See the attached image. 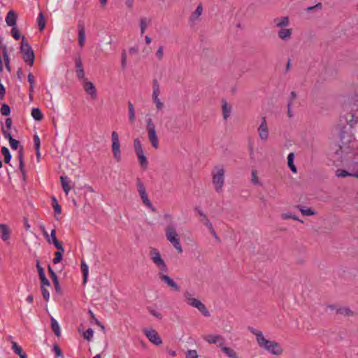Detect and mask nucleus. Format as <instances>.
<instances>
[{
  "mask_svg": "<svg viewBox=\"0 0 358 358\" xmlns=\"http://www.w3.org/2000/svg\"><path fill=\"white\" fill-rule=\"evenodd\" d=\"M248 330L255 336L256 341L262 349L273 355L279 356L282 355L283 350L280 343L266 338L260 330L251 327H248Z\"/></svg>",
  "mask_w": 358,
  "mask_h": 358,
  "instance_id": "f257e3e1",
  "label": "nucleus"
},
{
  "mask_svg": "<svg viewBox=\"0 0 358 358\" xmlns=\"http://www.w3.org/2000/svg\"><path fill=\"white\" fill-rule=\"evenodd\" d=\"M212 184L217 193L223 192L225 180V169L223 166L219 165L214 167L211 171Z\"/></svg>",
  "mask_w": 358,
  "mask_h": 358,
  "instance_id": "f03ea898",
  "label": "nucleus"
},
{
  "mask_svg": "<svg viewBox=\"0 0 358 358\" xmlns=\"http://www.w3.org/2000/svg\"><path fill=\"white\" fill-rule=\"evenodd\" d=\"M167 240L173 245L176 250L179 252H182V248L180 242L179 236L176 231V227L173 224L167 226L165 231Z\"/></svg>",
  "mask_w": 358,
  "mask_h": 358,
  "instance_id": "7ed1b4c3",
  "label": "nucleus"
},
{
  "mask_svg": "<svg viewBox=\"0 0 358 358\" xmlns=\"http://www.w3.org/2000/svg\"><path fill=\"white\" fill-rule=\"evenodd\" d=\"M20 52L25 63L32 66L34 62V53L31 45L26 41L25 37H22Z\"/></svg>",
  "mask_w": 358,
  "mask_h": 358,
  "instance_id": "20e7f679",
  "label": "nucleus"
},
{
  "mask_svg": "<svg viewBox=\"0 0 358 358\" xmlns=\"http://www.w3.org/2000/svg\"><path fill=\"white\" fill-rule=\"evenodd\" d=\"M149 257L159 272H167L168 266L157 249L152 248L149 252Z\"/></svg>",
  "mask_w": 358,
  "mask_h": 358,
  "instance_id": "39448f33",
  "label": "nucleus"
},
{
  "mask_svg": "<svg viewBox=\"0 0 358 358\" xmlns=\"http://www.w3.org/2000/svg\"><path fill=\"white\" fill-rule=\"evenodd\" d=\"M185 299L189 306L197 308L203 316L209 317L210 315L206 306L200 300L191 297L189 292L185 293Z\"/></svg>",
  "mask_w": 358,
  "mask_h": 358,
  "instance_id": "423d86ee",
  "label": "nucleus"
},
{
  "mask_svg": "<svg viewBox=\"0 0 358 358\" xmlns=\"http://www.w3.org/2000/svg\"><path fill=\"white\" fill-rule=\"evenodd\" d=\"M137 184V189L138 192L139 193V195L141 196V199L142 200L143 203L149 209H150L152 212H155L156 210L155 208L150 201L148 196L146 192V189L144 187L143 183L142 181L138 178L136 180Z\"/></svg>",
  "mask_w": 358,
  "mask_h": 358,
  "instance_id": "0eeeda50",
  "label": "nucleus"
},
{
  "mask_svg": "<svg viewBox=\"0 0 358 358\" xmlns=\"http://www.w3.org/2000/svg\"><path fill=\"white\" fill-rule=\"evenodd\" d=\"M147 131L148 134V138L150 141L152 147L155 149L159 148V140L156 134L155 126L151 118H148L147 120Z\"/></svg>",
  "mask_w": 358,
  "mask_h": 358,
  "instance_id": "6e6552de",
  "label": "nucleus"
},
{
  "mask_svg": "<svg viewBox=\"0 0 358 358\" xmlns=\"http://www.w3.org/2000/svg\"><path fill=\"white\" fill-rule=\"evenodd\" d=\"M111 141H112V152L114 159L117 162L121 161V150H120V143L119 140L118 134L113 131L111 134Z\"/></svg>",
  "mask_w": 358,
  "mask_h": 358,
  "instance_id": "1a4fd4ad",
  "label": "nucleus"
},
{
  "mask_svg": "<svg viewBox=\"0 0 358 358\" xmlns=\"http://www.w3.org/2000/svg\"><path fill=\"white\" fill-rule=\"evenodd\" d=\"M153 91H152V100L153 102L155 104L156 108L157 110H161L164 108V103L160 100L159 99V94H160V85L159 82L156 80H153Z\"/></svg>",
  "mask_w": 358,
  "mask_h": 358,
  "instance_id": "9d476101",
  "label": "nucleus"
},
{
  "mask_svg": "<svg viewBox=\"0 0 358 358\" xmlns=\"http://www.w3.org/2000/svg\"><path fill=\"white\" fill-rule=\"evenodd\" d=\"M143 331L145 336L152 343L155 345L162 344V339L155 329L152 328H145Z\"/></svg>",
  "mask_w": 358,
  "mask_h": 358,
  "instance_id": "9b49d317",
  "label": "nucleus"
},
{
  "mask_svg": "<svg viewBox=\"0 0 358 358\" xmlns=\"http://www.w3.org/2000/svg\"><path fill=\"white\" fill-rule=\"evenodd\" d=\"M257 132L260 140L266 142L269 136L268 126L265 117H262V122L257 128Z\"/></svg>",
  "mask_w": 358,
  "mask_h": 358,
  "instance_id": "f8f14e48",
  "label": "nucleus"
},
{
  "mask_svg": "<svg viewBox=\"0 0 358 358\" xmlns=\"http://www.w3.org/2000/svg\"><path fill=\"white\" fill-rule=\"evenodd\" d=\"M165 272H159L158 273L159 278L161 280L166 283L169 287H170L172 290L178 292L180 289V287L168 275L164 274Z\"/></svg>",
  "mask_w": 358,
  "mask_h": 358,
  "instance_id": "ddd939ff",
  "label": "nucleus"
},
{
  "mask_svg": "<svg viewBox=\"0 0 358 358\" xmlns=\"http://www.w3.org/2000/svg\"><path fill=\"white\" fill-rule=\"evenodd\" d=\"M85 92L90 96L92 99H96L97 98V90L91 81L83 80L82 83Z\"/></svg>",
  "mask_w": 358,
  "mask_h": 358,
  "instance_id": "4468645a",
  "label": "nucleus"
},
{
  "mask_svg": "<svg viewBox=\"0 0 358 358\" xmlns=\"http://www.w3.org/2000/svg\"><path fill=\"white\" fill-rule=\"evenodd\" d=\"M336 154L341 155V157H347L348 155H351L348 158H352L354 155V151L351 146L343 144L340 145L339 149L336 151Z\"/></svg>",
  "mask_w": 358,
  "mask_h": 358,
  "instance_id": "2eb2a0df",
  "label": "nucleus"
},
{
  "mask_svg": "<svg viewBox=\"0 0 358 358\" xmlns=\"http://www.w3.org/2000/svg\"><path fill=\"white\" fill-rule=\"evenodd\" d=\"M1 132L3 137L9 141L11 148L13 150H17L19 146V141L12 137L10 132L6 131L4 126L1 127Z\"/></svg>",
  "mask_w": 358,
  "mask_h": 358,
  "instance_id": "dca6fc26",
  "label": "nucleus"
},
{
  "mask_svg": "<svg viewBox=\"0 0 358 358\" xmlns=\"http://www.w3.org/2000/svg\"><path fill=\"white\" fill-rule=\"evenodd\" d=\"M0 234L1 240L8 243V241L10 238L11 231L7 224L0 223Z\"/></svg>",
  "mask_w": 358,
  "mask_h": 358,
  "instance_id": "f3484780",
  "label": "nucleus"
},
{
  "mask_svg": "<svg viewBox=\"0 0 358 358\" xmlns=\"http://www.w3.org/2000/svg\"><path fill=\"white\" fill-rule=\"evenodd\" d=\"M203 340L210 344L223 343L224 338L219 334H208L203 337Z\"/></svg>",
  "mask_w": 358,
  "mask_h": 358,
  "instance_id": "a211bd4d",
  "label": "nucleus"
},
{
  "mask_svg": "<svg viewBox=\"0 0 358 358\" xmlns=\"http://www.w3.org/2000/svg\"><path fill=\"white\" fill-rule=\"evenodd\" d=\"M17 15L16 13L10 10L8 12L6 16V23L8 27H14L16 26V21H17Z\"/></svg>",
  "mask_w": 358,
  "mask_h": 358,
  "instance_id": "6ab92c4d",
  "label": "nucleus"
},
{
  "mask_svg": "<svg viewBox=\"0 0 358 358\" xmlns=\"http://www.w3.org/2000/svg\"><path fill=\"white\" fill-rule=\"evenodd\" d=\"M78 44L80 47L83 48L85 43V30L84 25L79 22L78 24Z\"/></svg>",
  "mask_w": 358,
  "mask_h": 358,
  "instance_id": "aec40b11",
  "label": "nucleus"
},
{
  "mask_svg": "<svg viewBox=\"0 0 358 358\" xmlns=\"http://www.w3.org/2000/svg\"><path fill=\"white\" fill-rule=\"evenodd\" d=\"M60 180H61L62 189L64 190L65 194L67 195L72 188L71 180L67 176H61Z\"/></svg>",
  "mask_w": 358,
  "mask_h": 358,
  "instance_id": "412c9836",
  "label": "nucleus"
},
{
  "mask_svg": "<svg viewBox=\"0 0 358 358\" xmlns=\"http://www.w3.org/2000/svg\"><path fill=\"white\" fill-rule=\"evenodd\" d=\"M19 159V169L22 173V177L24 180H26V172L24 164L23 148L21 147L18 152Z\"/></svg>",
  "mask_w": 358,
  "mask_h": 358,
  "instance_id": "4be33fe9",
  "label": "nucleus"
},
{
  "mask_svg": "<svg viewBox=\"0 0 358 358\" xmlns=\"http://www.w3.org/2000/svg\"><path fill=\"white\" fill-rule=\"evenodd\" d=\"M222 110L224 120H227L231 113V106L229 105L226 100L222 101Z\"/></svg>",
  "mask_w": 358,
  "mask_h": 358,
  "instance_id": "5701e85b",
  "label": "nucleus"
},
{
  "mask_svg": "<svg viewBox=\"0 0 358 358\" xmlns=\"http://www.w3.org/2000/svg\"><path fill=\"white\" fill-rule=\"evenodd\" d=\"M274 23L276 27L282 29L289 25V20L288 17H282L274 19Z\"/></svg>",
  "mask_w": 358,
  "mask_h": 358,
  "instance_id": "b1692460",
  "label": "nucleus"
},
{
  "mask_svg": "<svg viewBox=\"0 0 358 358\" xmlns=\"http://www.w3.org/2000/svg\"><path fill=\"white\" fill-rule=\"evenodd\" d=\"M219 347L221 348L222 351L229 358H238L237 354L233 349L224 346L223 343H220Z\"/></svg>",
  "mask_w": 358,
  "mask_h": 358,
  "instance_id": "393cba45",
  "label": "nucleus"
},
{
  "mask_svg": "<svg viewBox=\"0 0 358 358\" xmlns=\"http://www.w3.org/2000/svg\"><path fill=\"white\" fill-rule=\"evenodd\" d=\"M292 35V29L287 28H282L278 31V37L284 41H287L290 38Z\"/></svg>",
  "mask_w": 358,
  "mask_h": 358,
  "instance_id": "a878e982",
  "label": "nucleus"
},
{
  "mask_svg": "<svg viewBox=\"0 0 358 358\" xmlns=\"http://www.w3.org/2000/svg\"><path fill=\"white\" fill-rule=\"evenodd\" d=\"M41 229L43 231V236H45V238H47V241L49 243H51L55 241V240H57L56 238L55 229H53L51 230L50 236H49V235H48L47 231L45 229L44 227H42Z\"/></svg>",
  "mask_w": 358,
  "mask_h": 358,
  "instance_id": "bb28decb",
  "label": "nucleus"
},
{
  "mask_svg": "<svg viewBox=\"0 0 358 358\" xmlns=\"http://www.w3.org/2000/svg\"><path fill=\"white\" fill-rule=\"evenodd\" d=\"M134 150L136 152V155L137 157L145 155L144 152H143V150L142 145H141V141H140V140L138 138H136L134 140Z\"/></svg>",
  "mask_w": 358,
  "mask_h": 358,
  "instance_id": "cd10ccee",
  "label": "nucleus"
},
{
  "mask_svg": "<svg viewBox=\"0 0 358 358\" xmlns=\"http://www.w3.org/2000/svg\"><path fill=\"white\" fill-rule=\"evenodd\" d=\"M345 120L347 123L350 126L353 127L355 124L358 122V117H356L355 113H350L345 117Z\"/></svg>",
  "mask_w": 358,
  "mask_h": 358,
  "instance_id": "c85d7f7f",
  "label": "nucleus"
},
{
  "mask_svg": "<svg viewBox=\"0 0 358 358\" xmlns=\"http://www.w3.org/2000/svg\"><path fill=\"white\" fill-rule=\"evenodd\" d=\"M51 328L57 337L61 336V331L59 323L53 317L51 318Z\"/></svg>",
  "mask_w": 358,
  "mask_h": 358,
  "instance_id": "c756f323",
  "label": "nucleus"
},
{
  "mask_svg": "<svg viewBox=\"0 0 358 358\" xmlns=\"http://www.w3.org/2000/svg\"><path fill=\"white\" fill-rule=\"evenodd\" d=\"M294 154L293 152H290L287 157L288 166L293 173H296L297 170H296V167L294 164Z\"/></svg>",
  "mask_w": 358,
  "mask_h": 358,
  "instance_id": "7c9ffc66",
  "label": "nucleus"
},
{
  "mask_svg": "<svg viewBox=\"0 0 358 358\" xmlns=\"http://www.w3.org/2000/svg\"><path fill=\"white\" fill-rule=\"evenodd\" d=\"M37 24L38 29L42 31L44 29L46 24V20L42 12H40L37 17Z\"/></svg>",
  "mask_w": 358,
  "mask_h": 358,
  "instance_id": "2f4dec72",
  "label": "nucleus"
},
{
  "mask_svg": "<svg viewBox=\"0 0 358 358\" xmlns=\"http://www.w3.org/2000/svg\"><path fill=\"white\" fill-rule=\"evenodd\" d=\"M203 12V7L201 4L198 5L195 10L192 13L190 17V20L192 21H195L199 18V17L201 15Z\"/></svg>",
  "mask_w": 358,
  "mask_h": 358,
  "instance_id": "473e14b6",
  "label": "nucleus"
},
{
  "mask_svg": "<svg viewBox=\"0 0 358 358\" xmlns=\"http://www.w3.org/2000/svg\"><path fill=\"white\" fill-rule=\"evenodd\" d=\"M32 117L37 121H40L43 119V114L41 110L38 108H34L31 110Z\"/></svg>",
  "mask_w": 358,
  "mask_h": 358,
  "instance_id": "72a5a7b5",
  "label": "nucleus"
},
{
  "mask_svg": "<svg viewBox=\"0 0 358 358\" xmlns=\"http://www.w3.org/2000/svg\"><path fill=\"white\" fill-rule=\"evenodd\" d=\"M81 271L83 273V282L85 283L88 277V265L85 263V261H81Z\"/></svg>",
  "mask_w": 358,
  "mask_h": 358,
  "instance_id": "f704fd0d",
  "label": "nucleus"
},
{
  "mask_svg": "<svg viewBox=\"0 0 358 358\" xmlns=\"http://www.w3.org/2000/svg\"><path fill=\"white\" fill-rule=\"evenodd\" d=\"M34 148L36 150V157H37V158H39L41 141H40V138L37 134H35L34 136Z\"/></svg>",
  "mask_w": 358,
  "mask_h": 358,
  "instance_id": "c9c22d12",
  "label": "nucleus"
},
{
  "mask_svg": "<svg viewBox=\"0 0 358 358\" xmlns=\"http://www.w3.org/2000/svg\"><path fill=\"white\" fill-rule=\"evenodd\" d=\"M52 206L54 208L55 214L59 215L62 213V207L55 196H53L52 199Z\"/></svg>",
  "mask_w": 358,
  "mask_h": 358,
  "instance_id": "e433bc0d",
  "label": "nucleus"
},
{
  "mask_svg": "<svg viewBox=\"0 0 358 358\" xmlns=\"http://www.w3.org/2000/svg\"><path fill=\"white\" fill-rule=\"evenodd\" d=\"M1 154L4 156L5 163L8 164L11 159V155L9 150L5 146L2 147Z\"/></svg>",
  "mask_w": 358,
  "mask_h": 358,
  "instance_id": "4c0bfd02",
  "label": "nucleus"
},
{
  "mask_svg": "<svg viewBox=\"0 0 358 358\" xmlns=\"http://www.w3.org/2000/svg\"><path fill=\"white\" fill-rule=\"evenodd\" d=\"M129 108V120L131 122H134L135 120V111L134 107L131 102H129L128 103Z\"/></svg>",
  "mask_w": 358,
  "mask_h": 358,
  "instance_id": "58836bf2",
  "label": "nucleus"
},
{
  "mask_svg": "<svg viewBox=\"0 0 358 358\" xmlns=\"http://www.w3.org/2000/svg\"><path fill=\"white\" fill-rule=\"evenodd\" d=\"M12 350L17 355L20 356L25 352H23L21 346H20L16 342L12 341Z\"/></svg>",
  "mask_w": 358,
  "mask_h": 358,
  "instance_id": "ea45409f",
  "label": "nucleus"
},
{
  "mask_svg": "<svg viewBox=\"0 0 358 358\" xmlns=\"http://www.w3.org/2000/svg\"><path fill=\"white\" fill-rule=\"evenodd\" d=\"M141 166L143 169H146L148 166V161L145 155L137 157Z\"/></svg>",
  "mask_w": 358,
  "mask_h": 358,
  "instance_id": "a19ab883",
  "label": "nucleus"
},
{
  "mask_svg": "<svg viewBox=\"0 0 358 358\" xmlns=\"http://www.w3.org/2000/svg\"><path fill=\"white\" fill-rule=\"evenodd\" d=\"M10 34L16 41H18L21 38L20 30L17 25L11 27Z\"/></svg>",
  "mask_w": 358,
  "mask_h": 358,
  "instance_id": "79ce46f5",
  "label": "nucleus"
},
{
  "mask_svg": "<svg viewBox=\"0 0 358 358\" xmlns=\"http://www.w3.org/2000/svg\"><path fill=\"white\" fill-rule=\"evenodd\" d=\"M2 57H3V59H4L5 66H6V70L8 72H10L11 68H10V58H9V56H8V53L6 52L5 48L3 49V56H2Z\"/></svg>",
  "mask_w": 358,
  "mask_h": 358,
  "instance_id": "37998d69",
  "label": "nucleus"
},
{
  "mask_svg": "<svg viewBox=\"0 0 358 358\" xmlns=\"http://www.w3.org/2000/svg\"><path fill=\"white\" fill-rule=\"evenodd\" d=\"M251 175H252L251 182L253 185H262V183H261L260 180H259V178L257 177V170H252V173H251Z\"/></svg>",
  "mask_w": 358,
  "mask_h": 358,
  "instance_id": "c03bdc74",
  "label": "nucleus"
},
{
  "mask_svg": "<svg viewBox=\"0 0 358 358\" xmlns=\"http://www.w3.org/2000/svg\"><path fill=\"white\" fill-rule=\"evenodd\" d=\"M352 172H349L344 169H338L336 171V175L339 178H344L346 176H352Z\"/></svg>",
  "mask_w": 358,
  "mask_h": 358,
  "instance_id": "a18cd8bd",
  "label": "nucleus"
},
{
  "mask_svg": "<svg viewBox=\"0 0 358 358\" xmlns=\"http://www.w3.org/2000/svg\"><path fill=\"white\" fill-rule=\"evenodd\" d=\"M0 111H1V113L2 115L7 116L10 113V106L7 103H3L1 105V108L0 109Z\"/></svg>",
  "mask_w": 358,
  "mask_h": 358,
  "instance_id": "49530a36",
  "label": "nucleus"
},
{
  "mask_svg": "<svg viewBox=\"0 0 358 358\" xmlns=\"http://www.w3.org/2000/svg\"><path fill=\"white\" fill-rule=\"evenodd\" d=\"M94 335V331L92 328H88L83 334L85 339L91 341Z\"/></svg>",
  "mask_w": 358,
  "mask_h": 358,
  "instance_id": "de8ad7c7",
  "label": "nucleus"
},
{
  "mask_svg": "<svg viewBox=\"0 0 358 358\" xmlns=\"http://www.w3.org/2000/svg\"><path fill=\"white\" fill-rule=\"evenodd\" d=\"M148 27L147 20L145 17H143L140 20V28H141V36L143 35V34L145 31V29Z\"/></svg>",
  "mask_w": 358,
  "mask_h": 358,
  "instance_id": "09e8293b",
  "label": "nucleus"
},
{
  "mask_svg": "<svg viewBox=\"0 0 358 358\" xmlns=\"http://www.w3.org/2000/svg\"><path fill=\"white\" fill-rule=\"evenodd\" d=\"M52 351L55 352L56 357H63L62 351L58 345H57V344L53 345Z\"/></svg>",
  "mask_w": 358,
  "mask_h": 358,
  "instance_id": "8fccbe9b",
  "label": "nucleus"
},
{
  "mask_svg": "<svg viewBox=\"0 0 358 358\" xmlns=\"http://www.w3.org/2000/svg\"><path fill=\"white\" fill-rule=\"evenodd\" d=\"M155 56L158 60H162L164 57V47L162 45L159 46L155 53Z\"/></svg>",
  "mask_w": 358,
  "mask_h": 358,
  "instance_id": "3c124183",
  "label": "nucleus"
},
{
  "mask_svg": "<svg viewBox=\"0 0 358 358\" xmlns=\"http://www.w3.org/2000/svg\"><path fill=\"white\" fill-rule=\"evenodd\" d=\"M200 220L203 224V225H205L208 229V230H210L213 228L211 222L209 220L207 216L203 219H200Z\"/></svg>",
  "mask_w": 358,
  "mask_h": 358,
  "instance_id": "603ef678",
  "label": "nucleus"
},
{
  "mask_svg": "<svg viewBox=\"0 0 358 358\" xmlns=\"http://www.w3.org/2000/svg\"><path fill=\"white\" fill-rule=\"evenodd\" d=\"M75 65H76V71H80L84 70L81 59L80 57H78L75 60Z\"/></svg>",
  "mask_w": 358,
  "mask_h": 358,
  "instance_id": "864d4df0",
  "label": "nucleus"
},
{
  "mask_svg": "<svg viewBox=\"0 0 358 358\" xmlns=\"http://www.w3.org/2000/svg\"><path fill=\"white\" fill-rule=\"evenodd\" d=\"M41 282V288L45 287V286L49 287L50 285V281L45 277V275L39 277Z\"/></svg>",
  "mask_w": 358,
  "mask_h": 358,
  "instance_id": "5fc2aeb1",
  "label": "nucleus"
},
{
  "mask_svg": "<svg viewBox=\"0 0 358 358\" xmlns=\"http://www.w3.org/2000/svg\"><path fill=\"white\" fill-rule=\"evenodd\" d=\"M282 217L284 220L293 219L294 220H299L301 222H303V221L300 220L296 215H292V213H284L282 214Z\"/></svg>",
  "mask_w": 358,
  "mask_h": 358,
  "instance_id": "6e6d98bb",
  "label": "nucleus"
},
{
  "mask_svg": "<svg viewBox=\"0 0 358 358\" xmlns=\"http://www.w3.org/2000/svg\"><path fill=\"white\" fill-rule=\"evenodd\" d=\"M300 211L303 215H313L316 214V213L310 208L305 209L303 208H300Z\"/></svg>",
  "mask_w": 358,
  "mask_h": 358,
  "instance_id": "4d7b16f0",
  "label": "nucleus"
},
{
  "mask_svg": "<svg viewBox=\"0 0 358 358\" xmlns=\"http://www.w3.org/2000/svg\"><path fill=\"white\" fill-rule=\"evenodd\" d=\"M55 255V257L52 259V262L53 264H56L62 261L63 254H62L61 252H56Z\"/></svg>",
  "mask_w": 358,
  "mask_h": 358,
  "instance_id": "13d9d810",
  "label": "nucleus"
},
{
  "mask_svg": "<svg viewBox=\"0 0 358 358\" xmlns=\"http://www.w3.org/2000/svg\"><path fill=\"white\" fill-rule=\"evenodd\" d=\"M337 312L338 313L344 315H350L352 313L350 308L345 307L339 308Z\"/></svg>",
  "mask_w": 358,
  "mask_h": 358,
  "instance_id": "bf43d9fd",
  "label": "nucleus"
},
{
  "mask_svg": "<svg viewBox=\"0 0 358 358\" xmlns=\"http://www.w3.org/2000/svg\"><path fill=\"white\" fill-rule=\"evenodd\" d=\"M76 73L78 79L79 80V81L81 82V83H83V80H87V79L85 78V77L84 70L80 71H76Z\"/></svg>",
  "mask_w": 358,
  "mask_h": 358,
  "instance_id": "052dcab7",
  "label": "nucleus"
},
{
  "mask_svg": "<svg viewBox=\"0 0 358 358\" xmlns=\"http://www.w3.org/2000/svg\"><path fill=\"white\" fill-rule=\"evenodd\" d=\"M186 358H198L196 351L194 350H189L187 352Z\"/></svg>",
  "mask_w": 358,
  "mask_h": 358,
  "instance_id": "680f3d73",
  "label": "nucleus"
},
{
  "mask_svg": "<svg viewBox=\"0 0 358 358\" xmlns=\"http://www.w3.org/2000/svg\"><path fill=\"white\" fill-rule=\"evenodd\" d=\"M41 292H42V295H43V297L45 299V301H48L49 299H50L49 291L45 287H43V288H41Z\"/></svg>",
  "mask_w": 358,
  "mask_h": 358,
  "instance_id": "e2e57ef3",
  "label": "nucleus"
},
{
  "mask_svg": "<svg viewBox=\"0 0 358 358\" xmlns=\"http://www.w3.org/2000/svg\"><path fill=\"white\" fill-rule=\"evenodd\" d=\"M121 66L123 69L127 66V54L124 50L122 52Z\"/></svg>",
  "mask_w": 358,
  "mask_h": 358,
  "instance_id": "0e129e2a",
  "label": "nucleus"
},
{
  "mask_svg": "<svg viewBox=\"0 0 358 358\" xmlns=\"http://www.w3.org/2000/svg\"><path fill=\"white\" fill-rule=\"evenodd\" d=\"M36 268H37L38 272L39 277L42 276V275H45L44 269L41 266L40 262L38 260H36Z\"/></svg>",
  "mask_w": 358,
  "mask_h": 358,
  "instance_id": "69168bd1",
  "label": "nucleus"
},
{
  "mask_svg": "<svg viewBox=\"0 0 358 358\" xmlns=\"http://www.w3.org/2000/svg\"><path fill=\"white\" fill-rule=\"evenodd\" d=\"M11 127H12V120L10 118V117H7L6 119V121H5V129L6 131H8L9 132H10V129H11Z\"/></svg>",
  "mask_w": 358,
  "mask_h": 358,
  "instance_id": "338daca9",
  "label": "nucleus"
},
{
  "mask_svg": "<svg viewBox=\"0 0 358 358\" xmlns=\"http://www.w3.org/2000/svg\"><path fill=\"white\" fill-rule=\"evenodd\" d=\"M28 82L30 85H34V77L31 73H29L27 76Z\"/></svg>",
  "mask_w": 358,
  "mask_h": 358,
  "instance_id": "774afa93",
  "label": "nucleus"
}]
</instances>
